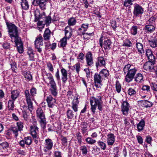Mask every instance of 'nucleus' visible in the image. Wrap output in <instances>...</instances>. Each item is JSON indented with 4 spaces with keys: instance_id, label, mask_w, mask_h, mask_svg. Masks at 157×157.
Returning a JSON list of instances; mask_svg holds the SVG:
<instances>
[{
    "instance_id": "a19ab883",
    "label": "nucleus",
    "mask_w": 157,
    "mask_h": 157,
    "mask_svg": "<svg viewBox=\"0 0 157 157\" xmlns=\"http://www.w3.org/2000/svg\"><path fill=\"white\" fill-rule=\"evenodd\" d=\"M15 100H10L8 102V106L9 110H13L14 108V102Z\"/></svg>"
},
{
    "instance_id": "ddd939ff",
    "label": "nucleus",
    "mask_w": 157,
    "mask_h": 157,
    "mask_svg": "<svg viewBox=\"0 0 157 157\" xmlns=\"http://www.w3.org/2000/svg\"><path fill=\"white\" fill-rule=\"evenodd\" d=\"M48 0H34L33 4L35 6L39 5L40 8L42 10L46 9V2Z\"/></svg>"
},
{
    "instance_id": "c03bdc74",
    "label": "nucleus",
    "mask_w": 157,
    "mask_h": 157,
    "mask_svg": "<svg viewBox=\"0 0 157 157\" xmlns=\"http://www.w3.org/2000/svg\"><path fill=\"white\" fill-rule=\"evenodd\" d=\"M76 22V20L73 17L71 18L68 20V25L71 26L75 25V24Z\"/></svg>"
},
{
    "instance_id": "0e129e2a",
    "label": "nucleus",
    "mask_w": 157,
    "mask_h": 157,
    "mask_svg": "<svg viewBox=\"0 0 157 157\" xmlns=\"http://www.w3.org/2000/svg\"><path fill=\"white\" fill-rule=\"evenodd\" d=\"M77 139L79 143H81L82 142V136L81 134V133L78 132L76 134Z\"/></svg>"
},
{
    "instance_id": "3c124183",
    "label": "nucleus",
    "mask_w": 157,
    "mask_h": 157,
    "mask_svg": "<svg viewBox=\"0 0 157 157\" xmlns=\"http://www.w3.org/2000/svg\"><path fill=\"white\" fill-rule=\"evenodd\" d=\"M155 18L152 17L147 22V24L154 25L155 24Z\"/></svg>"
},
{
    "instance_id": "4d7b16f0",
    "label": "nucleus",
    "mask_w": 157,
    "mask_h": 157,
    "mask_svg": "<svg viewBox=\"0 0 157 157\" xmlns=\"http://www.w3.org/2000/svg\"><path fill=\"white\" fill-rule=\"evenodd\" d=\"M16 124L19 131L22 130L23 128V123L21 121H19L17 122Z\"/></svg>"
},
{
    "instance_id": "1a4fd4ad",
    "label": "nucleus",
    "mask_w": 157,
    "mask_h": 157,
    "mask_svg": "<svg viewBox=\"0 0 157 157\" xmlns=\"http://www.w3.org/2000/svg\"><path fill=\"white\" fill-rule=\"evenodd\" d=\"M144 12V8L139 4L135 3L134 5L133 14L134 16L138 17L141 15Z\"/></svg>"
},
{
    "instance_id": "49530a36",
    "label": "nucleus",
    "mask_w": 157,
    "mask_h": 157,
    "mask_svg": "<svg viewBox=\"0 0 157 157\" xmlns=\"http://www.w3.org/2000/svg\"><path fill=\"white\" fill-rule=\"evenodd\" d=\"M80 150L82 152V154L83 155H86L87 153V150L86 146L83 145L80 147Z\"/></svg>"
},
{
    "instance_id": "bf43d9fd",
    "label": "nucleus",
    "mask_w": 157,
    "mask_h": 157,
    "mask_svg": "<svg viewBox=\"0 0 157 157\" xmlns=\"http://www.w3.org/2000/svg\"><path fill=\"white\" fill-rule=\"evenodd\" d=\"M62 141V144L64 146H66L67 145V140L66 137H62L61 139Z\"/></svg>"
},
{
    "instance_id": "6ab92c4d",
    "label": "nucleus",
    "mask_w": 157,
    "mask_h": 157,
    "mask_svg": "<svg viewBox=\"0 0 157 157\" xmlns=\"http://www.w3.org/2000/svg\"><path fill=\"white\" fill-rule=\"evenodd\" d=\"M106 64L105 59L102 57H99L98 58L96 63V66L97 68L98 67L105 66Z\"/></svg>"
},
{
    "instance_id": "7c9ffc66",
    "label": "nucleus",
    "mask_w": 157,
    "mask_h": 157,
    "mask_svg": "<svg viewBox=\"0 0 157 157\" xmlns=\"http://www.w3.org/2000/svg\"><path fill=\"white\" fill-rule=\"evenodd\" d=\"M109 74L108 70L106 69H103L99 72V74L104 79L105 78H107Z\"/></svg>"
},
{
    "instance_id": "052dcab7",
    "label": "nucleus",
    "mask_w": 157,
    "mask_h": 157,
    "mask_svg": "<svg viewBox=\"0 0 157 157\" xmlns=\"http://www.w3.org/2000/svg\"><path fill=\"white\" fill-rule=\"evenodd\" d=\"M137 27L136 26H134L132 27L131 29V33L133 35H136L137 33Z\"/></svg>"
},
{
    "instance_id": "72a5a7b5",
    "label": "nucleus",
    "mask_w": 157,
    "mask_h": 157,
    "mask_svg": "<svg viewBox=\"0 0 157 157\" xmlns=\"http://www.w3.org/2000/svg\"><path fill=\"white\" fill-rule=\"evenodd\" d=\"M148 43L150 46L152 48H154L157 46V40L156 39H153L148 40Z\"/></svg>"
},
{
    "instance_id": "4be33fe9",
    "label": "nucleus",
    "mask_w": 157,
    "mask_h": 157,
    "mask_svg": "<svg viewBox=\"0 0 157 157\" xmlns=\"http://www.w3.org/2000/svg\"><path fill=\"white\" fill-rule=\"evenodd\" d=\"M88 27V24L86 25L83 24L82 25L78 30V33L79 35H84L85 34L84 32L86 31Z\"/></svg>"
},
{
    "instance_id": "aec40b11",
    "label": "nucleus",
    "mask_w": 157,
    "mask_h": 157,
    "mask_svg": "<svg viewBox=\"0 0 157 157\" xmlns=\"http://www.w3.org/2000/svg\"><path fill=\"white\" fill-rule=\"evenodd\" d=\"M112 42L109 39L105 40L104 42L103 45L104 49L107 51L109 50L112 47Z\"/></svg>"
},
{
    "instance_id": "9d476101",
    "label": "nucleus",
    "mask_w": 157,
    "mask_h": 157,
    "mask_svg": "<svg viewBox=\"0 0 157 157\" xmlns=\"http://www.w3.org/2000/svg\"><path fill=\"white\" fill-rule=\"evenodd\" d=\"M94 77L95 86L97 88H100L102 85V80L103 78L98 73L95 74Z\"/></svg>"
},
{
    "instance_id": "c85d7f7f",
    "label": "nucleus",
    "mask_w": 157,
    "mask_h": 157,
    "mask_svg": "<svg viewBox=\"0 0 157 157\" xmlns=\"http://www.w3.org/2000/svg\"><path fill=\"white\" fill-rule=\"evenodd\" d=\"M21 5L22 9L27 10L29 7V5L27 0H21Z\"/></svg>"
},
{
    "instance_id": "8fccbe9b",
    "label": "nucleus",
    "mask_w": 157,
    "mask_h": 157,
    "mask_svg": "<svg viewBox=\"0 0 157 157\" xmlns=\"http://www.w3.org/2000/svg\"><path fill=\"white\" fill-rule=\"evenodd\" d=\"M87 126V124L85 122H82V124L81 129L82 130V132L83 134L85 133L86 132Z\"/></svg>"
},
{
    "instance_id": "774afa93",
    "label": "nucleus",
    "mask_w": 157,
    "mask_h": 157,
    "mask_svg": "<svg viewBox=\"0 0 157 157\" xmlns=\"http://www.w3.org/2000/svg\"><path fill=\"white\" fill-rule=\"evenodd\" d=\"M55 157H62L61 153L59 151H55L54 152Z\"/></svg>"
},
{
    "instance_id": "58836bf2",
    "label": "nucleus",
    "mask_w": 157,
    "mask_h": 157,
    "mask_svg": "<svg viewBox=\"0 0 157 157\" xmlns=\"http://www.w3.org/2000/svg\"><path fill=\"white\" fill-rule=\"evenodd\" d=\"M115 87L117 92L118 93H120L121 90V86L118 80H117L116 82Z\"/></svg>"
},
{
    "instance_id": "4468645a",
    "label": "nucleus",
    "mask_w": 157,
    "mask_h": 157,
    "mask_svg": "<svg viewBox=\"0 0 157 157\" xmlns=\"http://www.w3.org/2000/svg\"><path fill=\"white\" fill-rule=\"evenodd\" d=\"M13 42H15L18 52L20 54L22 53L23 52L24 49L23 44L22 43L21 39H18L16 40L15 41H13Z\"/></svg>"
},
{
    "instance_id": "de8ad7c7",
    "label": "nucleus",
    "mask_w": 157,
    "mask_h": 157,
    "mask_svg": "<svg viewBox=\"0 0 157 157\" xmlns=\"http://www.w3.org/2000/svg\"><path fill=\"white\" fill-rule=\"evenodd\" d=\"M128 94L130 96H133L136 93V90L132 88H129L128 90Z\"/></svg>"
},
{
    "instance_id": "0eeeda50",
    "label": "nucleus",
    "mask_w": 157,
    "mask_h": 157,
    "mask_svg": "<svg viewBox=\"0 0 157 157\" xmlns=\"http://www.w3.org/2000/svg\"><path fill=\"white\" fill-rule=\"evenodd\" d=\"M37 117L40 119L39 121L42 128H45L46 122L44 112L41 108H39L36 111Z\"/></svg>"
},
{
    "instance_id": "338daca9",
    "label": "nucleus",
    "mask_w": 157,
    "mask_h": 157,
    "mask_svg": "<svg viewBox=\"0 0 157 157\" xmlns=\"http://www.w3.org/2000/svg\"><path fill=\"white\" fill-rule=\"evenodd\" d=\"M142 89L144 91L149 92L150 91V87L148 86L144 85L143 86Z\"/></svg>"
},
{
    "instance_id": "a211bd4d",
    "label": "nucleus",
    "mask_w": 157,
    "mask_h": 157,
    "mask_svg": "<svg viewBox=\"0 0 157 157\" xmlns=\"http://www.w3.org/2000/svg\"><path fill=\"white\" fill-rule=\"evenodd\" d=\"M86 60L87 64L88 66H91L93 65V57L92 56V53L90 52H88L86 56Z\"/></svg>"
},
{
    "instance_id": "c756f323",
    "label": "nucleus",
    "mask_w": 157,
    "mask_h": 157,
    "mask_svg": "<svg viewBox=\"0 0 157 157\" xmlns=\"http://www.w3.org/2000/svg\"><path fill=\"white\" fill-rule=\"evenodd\" d=\"M152 62L149 61V62L145 63L144 66V69L147 70H151L154 68V65L152 63Z\"/></svg>"
},
{
    "instance_id": "a18cd8bd",
    "label": "nucleus",
    "mask_w": 157,
    "mask_h": 157,
    "mask_svg": "<svg viewBox=\"0 0 157 157\" xmlns=\"http://www.w3.org/2000/svg\"><path fill=\"white\" fill-rule=\"evenodd\" d=\"M67 38L64 37L60 41V46L62 47H65L67 44Z\"/></svg>"
},
{
    "instance_id": "2f4dec72",
    "label": "nucleus",
    "mask_w": 157,
    "mask_h": 157,
    "mask_svg": "<svg viewBox=\"0 0 157 157\" xmlns=\"http://www.w3.org/2000/svg\"><path fill=\"white\" fill-rule=\"evenodd\" d=\"M19 92L17 90H13L11 92V98L12 100H15L19 95Z\"/></svg>"
},
{
    "instance_id": "b1692460",
    "label": "nucleus",
    "mask_w": 157,
    "mask_h": 157,
    "mask_svg": "<svg viewBox=\"0 0 157 157\" xmlns=\"http://www.w3.org/2000/svg\"><path fill=\"white\" fill-rule=\"evenodd\" d=\"M65 37L69 39L72 35V30L71 28L67 26L64 29Z\"/></svg>"
},
{
    "instance_id": "f3484780",
    "label": "nucleus",
    "mask_w": 157,
    "mask_h": 157,
    "mask_svg": "<svg viewBox=\"0 0 157 157\" xmlns=\"http://www.w3.org/2000/svg\"><path fill=\"white\" fill-rule=\"evenodd\" d=\"M46 101L49 108H53L56 103V99L51 95L47 97Z\"/></svg>"
},
{
    "instance_id": "20e7f679",
    "label": "nucleus",
    "mask_w": 157,
    "mask_h": 157,
    "mask_svg": "<svg viewBox=\"0 0 157 157\" xmlns=\"http://www.w3.org/2000/svg\"><path fill=\"white\" fill-rule=\"evenodd\" d=\"M123 71L125 74L127 73L125 81L127 83H129L134 78L137 70L133 65L128 64L125 66Z\"/></svg>"
},
{
    "instance_id": "69168bd1",
    "label": "nucleus",
    "mask_w": 157,
    "mask_h": 157,
    "mask_svg": "<svg viewBox=\"0 0 157 157\" xmlns=\"http://www.w3.org/2000/svg\"><path fill=\"white\" fill-rule=\"evenodd\" d=\"M151 86L152 89L154 91H157V84L155 83L151 82Z\"/></svg>"
},
{
    "instance_id": "79ce46f5",
    "label": "nucleus",
    "mask_w": 157,
    "mask_h": 157,
    "mask_svg": "<svg viewBox=\"0 0 157 157\" xmlns=\"http://www.w3.org/2000/svg\"><path fill=\"white\" fill-rule=\"evenodd\" d=\"M146 29L150 32H153L155 30V27L153 25L147 24L145 26Z\"/></svg>"
},
{
    "instance_id": "dca6fc26",
    "label": "nucleus",
    "mask_w": 157,
    "mask_h": 157,
    "mask_svg": "<svg viewBox=\"0 0 157 157\" xmlns=\"http://www.w3.org/2000/svg\"><path fill=\"white\" fill-rule=\"evenodd\" d=\"M106 139L108 145L112 146L115 141V136L113 133H109L107 135Z\"/></svg>"
},
{
    "instance_id": "7ed1b4c3",
    "label": "nucleus",
    "mask_w": 157,
    "mask_h": 157,
    "mask_svg": "<svg viewBox=\"0 0 157 157\" xmlns=\"http://www.w3.org/2000/svg\"><path fill=\"white\" fill-rule=\"evenodd\" d=\"M30 94L29 90H26L25 91L24 94L28 109L31 112L33 109L32 101L34 100V97L36 94V89L35 88L32 87L30 89Z\"/></svg>"
},
{
    "instance_id": "e2e57ef3",
    "label": "nucleus",
    "mask_w": 157,
    "mask_h": 157,
    "mask_svg": "<svg viewBox=\"0 0 157 157\" xmlns=\"http://www.w3.org/2000/svg\"><path fill=\"white\" fill-rule=\"evenodd\" d=\"M8 144L7 142H5L0 144V148L4 149L8 147Z\"/></svg>"
},
{
    "instance_id": "473e14b6",
    "label": "nucleus",
    "mask_w": 157,
    "mask_h": 157,
    "mask_svg": "<svg viewBox=\"0 0 157 157\" xmlns=\"http://www.w3.org/2000/svg\"><path fill=\"white\" fill-rule=\"evenodd\" d=\"M43 39L41 35H40L39 36L36 37L35 41L34 44H40L43 45Z\"/></svg>"
},
{
    "instance_id": "603ef678",
    "label": "nucleus",
    "mask_w": 157,
    "mask_h": 157,
    "mask_svg": "<svg viewBox=\"0 0 157 157\" xmlns=\"http://www.w3.org/2000/svg\"><path fill=\"white\" fill-rule=\"evenodd\" d=\"M47 66L48 70L52 72H53L54 68L52 63L50 62H48L47 63Z\"/></svg>"
},
{
    "instance_id": "c9c22d12",
    "label": "nucleus",
    "mask_w": 157,
    "mask_h": 157,
    "mask_svg": "<svg viewBox=\"0 0 157 157\" xmlns=\"http://www.w3.org/2000/svg\"><path fill=\"white\" fill-rule=\"evenodd\" d=\"M135 79L137 82H142L143 81V75L141 73H138L135 77Z\"/></svg>"
},
{
    "instance_id": "ea45409f",
    "label": "nucleus",
    "mask_w": 157,
    "mask_h": 157,
    "mask_svg": "<svg viewBox=\"0 0 157 157\" xmlns=\"http://www.w3.org/2000/svg\"><path fill=\"white\" fill-rule=\"evenodd\" d=\"M97 143L102 150H104L106 149V146L105 143L99 140L97 142Z\"/></svg>"
},
{
    "instance_id": "423d86ee",
    "label": "nucleus",
    "mask_w": 157,
    "mask_h": 157,
    "mask_svg": "<svg viewBox=\"0 0 157 157\" xmlns=\"http://www.w3.org/2000/svg\"><path fill=\"white\" fill-rule=\"evenodd\" d=\"M6 25L8 29L9 33L11 38L12 42L18 39L21 38L18 36V32L17 27L14 24L11 23L6 22Z\"/></svg>"
},
{
    "instance_id": "f704fd0d",
    "label": "nucleus",
    "mask_w": 157,
    "mask_h": 157,
    "mask_svg": "<svg viewBox=\"0 0 157 157\" xmlns=\"http://www.w3.org/2000/svg\"><path fill=\"white\" fill-rule=\"evenodd\" d=\"M136 45L138 50V52L139 53L141 54L144 52L143 45L142 44L139 42H137L136 43Z\"/></svg>"
},
{
    "instance_id": "9b49d317",
    "label": "nucleus",
    "mask_w": 157,
    "mask_h": 157,
    "mask_svg": "<svg viewBox=\"0 0 157 157\" xmlns=\"http://www.w3.org/2000/svg\"><path fill=\"white\" fill-rule=\"evenodd\" d=\"M53 142L50 139L48 138L45 140L44 143V150L45 152H47L51 150L52 148Z\"/></svg>"
},
{
    "instance_id": "e433bc0d",
    "label": "nucleus",
    "mask_w": 157,
    "mask_h": 157,
    "mask_svg": "<svg viewBox=\"0 0 157 157\" xmlns=\"http://www.w3.org/2000/svg\"><path fill=\"white\" fill-rule=\"evenodd\" d=\"M67 117L69 119H72L74 117V112L72 110L69 109L67 112Z\"/></svg>"
},
{
    "instance_id": "f8f14e48",
    "label": "nucleus",
    "mask_w": 157,
    "mask_h": 157,
    "mask_svg": "<svg viewBox=\"0 0 157 157\" xmlns=\"http://www.w3.org/2000/svg\"><path fill=\"white\" fill-rule=\"evenodd\" d=\"M130 107L129 104L127 101H123L121 105V109L124 115L127 116L128 114Z\"/></svg>"
},
{
    "instance_id": "f257e3e1",
    "label": "nucleus",
    "mask_w": 157,
    "mask_h": 157,
    "mask_svg": "<svg viewBox=\"0 0 157 157\" xmlns=\"http://www.w3.org/2000/svg\"><path fill=\"white\" fill-rule=\"evenodd\" d=\"M42 76L44 82L50 87L49 90L51 94L56 97L57 94V88L53 76L51 73H46L43 74Z\"/></svg>"
},
{
    "instance_id": "864d4df0",
    "label": "nucleus",
    "mask_w": 157,
    "mask_h": 157,
    "mask_svg": "<svg viewBox=\"0 0 157 157\" xmlns=\"http://www.w3.org/2000/svg\"><path fill=\"white\" fill-rule=\"evenodd\" d=\"M124 124L126 127H130L131 126L129 123V118H125L124 120Z\"/></svg>"
},
{
    "instance_id": "5fc2aeb1",
    "label": "nucleus",
    "mask_w": 157,
    "mask_h": 157,
    "mask_svg": "<svg viewBox=\"0 0 157 157\" xmlns=\"http://www.w3.org/2000/svg\"><path fill=\"white\" fill-rule=\"evenodd\" d=\"M35 48L37 51L39 53H41L42 52V48L43 46V45H40V44H35Z\"/></svg>"
},
{
    "instance_id": "a878e982",
    "label": "nucleus",
    "mask_w": 157,
    "mask_h": 157,
    "mask_svg": "<svg viewBox=\"0 0 157 157\" xmlns=\"http://www.w3.org/2000/svg\"><path fill=\"white\" fill-rule=\"evenodd\" d=\"M145 125V121L144 119H142L137 124L136 126L138 131L140 132L143 131Z\"/></svg>"
},
{
    "instance_id": "412c9836",
    "label": "nucleus",
    "mask_w": 157,
    "mask_h": 157,
    "mask_svg": "<svg viewBox=\"0 0 157 157\" xmlns=\"http://www.w3.org/2000/svg\"><path fill=\"white\" fill-rule=\"evenodd\" d=\"M79 104L78 98H76L74 99L71 103V108L74 111V112H76L78 111V106Z\"/></svg>"
},
{
    "instance_id": "bb28decb",
    "label": "nucleus",
    "mask_w": 157,
    "mask_h": 157,
    "mask_svg": "<svg viewBox=\"0 0 157 157\" xmlns=\"http://www.w3.org/2000/svg\"><path fill=\"white\" fill-rule=\"evenodd\" d=\"M141 105L143 107H148L152 106L153 103L152 102L148 101L147 100H144L140 101Z\"/></svg>"
},
{
    "instance_id": "393cba45",
    "label": "nucleus",
    "mask_w": 157,
    "mask_h": 157,
    "mask_svg": "<svg viewBox=\"0 0 157 157\" xmlns=\"http://www.w3.org/2000/svg\"><path fill=\"white\" fill-rule=\"evenodd\" d=\"M22 74L27 81H29L32 80V76L29 71H23L22 72Z\"/></svg>"
},
{
    "instance_id": "13d9d810",
    "label": "nucleus",
    "mask_w": 157,
    "mask_h": 157,
    "mask_svg": "<svg viewBox=\"0 0 157 157\" xmlns=\"http://www.w3.org/2000/svg\"><path fill=\"white\" fill-rule=\"evenodd\" d=\"M134 0H125L124 5L125 6L128 7L130 5H132V2Z\"/></svg>"
},
{
    "instance_id": "39448f33",
    "label": "nucleus",
    "mask_w": 157,
    "mask_h": 157,
    "mask_svg": "<svg viewBox=\"0 0 157 157\" xmlns=\"http://www.w3.org/2000/svg\"><path fill=\"white\" fill-rule=\"evenodd\" d=\"M90 103L91 105V110L93 114L95 113L97 106L99 110L101 111L102 110L103 104L101 96H98L97 98L92 97L90 99Z\"/></svg>"
},
{
    "instance_id": "09e8293b",
    "label": "nucleus",
    "mask_w": 157,
    "mask_h": 157,
    "mask_svg": "<svg viewBox=\"0 0 157 157\" xmlns=\"http://www.w3.org/2000/svg\"><path fill=\"white\" fill-rule=\"evenodd\" d=\"M73 67L74 69H75L77 73L78 74L80 71V63L79 62L77 63Z\"/></svg>"
},
{
    "instance_id": "f03ea898",
    "label": "nucleus",
    "mask_w": 157,
    "mask_h": 157,
    "mask_svg": "<svg viewBox=\"0 0 157 157\" xmlns=\"http://www.w3.org/2000/svg\"><path fill=\"white\" fill-rule=\"evenodd\" d=\"M35 21H38V24H48L51 23L52 18L51 16L49 15L46 16L45 12L40 13V10L36 9L34 11Z\"/></svg>"
},
{
    "instance_id": "cd10ccee",
    "label": "nucleus",
    "mask_w": 157,
    "mask_h": 157,
    "mask_svg": "<svg viewBox=\"0 0 157 157\" xmlns=\"http://www.w3.org/2000/svg\"><path fill=\"white\" fill-rule=\"evenodd\" d=\"M51 32L48 28H46L43 34V37L45 40H48L50 39Z\"/></svg>"
},
{
    "instance_id": "6e6552de",
    "label": "nucleus",
    "mask_w": 157,
    "mask_h": 157,
    "mask_svg": "<svg viewBox=\"0 0 157 157\" xmlns=\"http://www.w3.org/2000/svg\"><path fill=\"white\" fill-rule=\"evenodd\" d=\"M30 134L33 137L36 144L38 143L39 140L38 128L35 125H32L30 127Z\"/></svg>"
},
{
    "instance_id": "4c0bfd02",
    "label": "nucleus",
    "mask_w": 157,
    "mask_h": 157,
    "mask_svg": "<svg viewBox=\"0 0 157 157\" xmlns=\"http://www.w3.org/2000/svg\"><path fill=\"white\" fill-rule=\"evenodd\" d=\"M85 140L87 144L90 145L93 144L96 142V140L91 137H87L85 139Z\"/></svg>"
},
{
    "instance_id": "37998d69",
    "label": "nucleus",
    "mask_w": 157,
    "mask_h": 157,
    "mask_svg": "<svg viewBox=\"0 0 157 157\" xmlns=\"http://www.w3.org/2000/svg\"><path fill=\"white\" fill-rule=\"evenodd\" d=\"M25 144L27 145H30L32 142V140L30 136H27L24 138Z\"/></svg>"
},
{
    "instance_id": "6e6d98bb",
    "label": "nucleus",
    "mask_w": 157,
    "mask_h": 157,
    "mask_svg": "<svg viewBox=\"0 0 157 157\" xmlns=\"http://www.w3.org/2000/svg\"><path fill=\"white\" fill-rule=\"evenodd\" d=\"M123 45L127 47H130L132 45V44L129 40H126L124 43Z\"/></svg>"
},
{
    "instance_id": "2eb2a0df",
    "label": "nucleus",
    "mask_w": 157,
    "mask_h": 157,
    "mask_svg": "<svg viewBox=\"0 0 157 157\" xmlns=\"http://www.w3.org/2000/svg\"><path fill=\"white\" fill-rule=\"evenodd\" d=\"M60 72L61 75V80L63 83H65L68 79V72L64 68H60Z\"/></svg>"
},
{
    "instance_id": "5701e85b",
    "label": "nucleus",
    "mask_w": 157,
    "mask_h": 157,
    "mask_svg": "<svg viewBox=\"0 0 157 157\" xmlns=\"http://www.w3.org/2000/svg\"><path fill=\"white\" fill-rule=\"evenodd\" d=\"M146 55L149 61L153 62L155 59L151 50L147 49L146 50Z\"/></svg>"
},
{
    "instance_id": "680f3d73",
    "label": "nucleus",
    "mask_w": 157,
    "mask_h": 157,
    "mask_svg": "<svg viewBox=\"0 0 157 157\" xmlns=\"http://www.w3.org/2000/svg\"><path fill=\"white\" fill-rule=\"evenodd\" d=\"M12 131L13 132L15 136H18V132L19 129L16 127H13L12 128Z\"/></svg>"
}]
</instances>
